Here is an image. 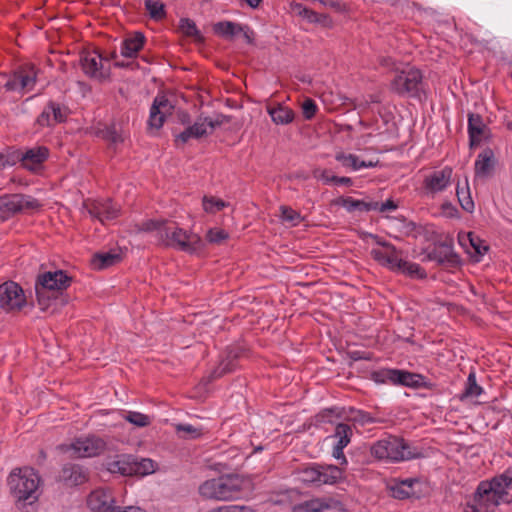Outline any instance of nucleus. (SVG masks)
<instances>
[{
    "label": "nucleus",
    "mask_w": 512,
    "mask_h": 512,
    "mask_svg": "<svg viewBox=\"0 0 512 512\" xmlns=\"http://www.w3.org/2000/svg\"><path fill=\"white\" fill-rule=\"evenodd\" d=\"M317 110L318 107L313 99L307 98L304 100L302 104V113L306 120H311L316 115Z\"/></svg>",
    "instance_id": "54"
},
{
    "label": "nucleus",
    "mask_w": 512,
    "mask_h": 512,
    "mask_svg": "<svg viewBox=\"0 0 512 512\" xmlns=\"http://www.w3.org/2000/svg\"><path fill=\"white\" fill-rule=\"evenodd\" d=\"M453 170L450 166H445L441 170H436L424 177L422 188L427 196L433 197L435 194L443 192L451 183Z\"/></svg>",
    "instance_id": "14"
},
{
    "label": "nucleus",
    "mask_w": 512,
    "mask_h": 512,
    "mask_svg": "<svg viewBox=\"0 0 512 512\" xmlns=\"http://www.w3.org/2000/svg\"><path fill=\"white\" fill-rule=\"evenodd\" d=\"M88 478V470L76 463L64 464L59 473V481L69 487L82 485L88 481Z\"/></svg>",
    "instance_id": "21"
},
{
    "label": "nucleus",
    "mask_w": 512,
    "mask_h": 512,
    "mask_svg": "<svg viewBox=\"0 0 512 512\" xmlns=\"http://www.w3.org/2000/svg\"><path fill=\"white\" fill-rule=\"evenodd\" d=\"M379 64L382 67L388 68L392 71H395L398 73L400 71L399 67L397 66L396 61L391 57H381L379 58Z\"/></svg>",
    "instance_id": "60"
},
{
    "label": "nucleus",
    "mask_w": 512,
    "mask_h": 512,
    "mask_svg": "<svg viewBox=\"0 0 512 512\" xmlns=\"http://www.w3.org/2000/svg\"><path fill=\"white\" fill-rule=\"evenodd\" d=\"M17 162H20V150L7 154L0 153V167L13 166Z\"/></svg>",
    "instance_id": "53"
},
{
    "label": "nucleus",
    "mask_w": 512,
    "mask_h": 512,
    "mask_svg": "<svg viewBox=\"0 0 512 512\" xmlns=\"http://www.w3.org/2000/svg\"><path fill=\"white\" fill-rule=\"evenodd\" d=\"M442 212L445 216L449 218H458L459 217V211L458 209L450 202H445L441 206Z\"/></svg>",
    "instance_id": "59"
},
{
    "label": "nucleus",
    "mask_w": 512,
    "mask_h": 512,
    "mask_svg": "<svg viewBox=\"0 0 512 512\" xmlns=\"http://www.w3.org/2000/svg\"><path fill=\"white\" fill-rule=\"evenodd\" d=\"M38 69L33 64L21 65L14 73L12 77L3 79V87L8 91L23 90L31 91L37 81Z\"/></svg>",
    "instance_id": "11"
},
{
    "label": "nucleus",
    "mask_w": 512,
    "mask_h": 512,
    "mask_svg": "<svg viewBox=\"0 0 512 512\" xmlns=\"http://www.w3.org/2000/svg\"><path fill=\"white\" fill-rule=\"evenodd\" d=\"M229 234L223 229H209L206 238L209 243L221 244L224 240L228 239Z\"/></svg>",
    "instance_id": "52"
},
{
    "label": "nucleus",
    "mask_w": 512,
    "mask_h": 512,
    "mask_svg": "<svg viewBox=\"0 0 512 512\" xmlns=\"http://www.w3.org/2000/svg\"><path fill=\"white\" fill-rule=\"evenodd\" d=\"M83 207L92 218L101 223L116 219L120 213V208L111 199L87 200Z\"/></svg>",
    "instance_id": "13"
},
{
    "label": "nucleus",
    "mask_w": 512,
    "mask_h": 512,
    "mask_svg": "<svg viewBox=\"0 0 512 512\" xmlns=\"http://www.w3.org/2000/svg\"><path fill=\"white\" fill-rule=\"evenodd\" d=\"M87 505L95 512H114L117 504L110 490L99 488L89 494Z\"/></svg>",
    "instance_id": "17"
},
{
    "label": "nucleus",
    "mask_w": 512,
    "mask_h": 512,
    "mask_svg": "<svg viewBox=\"0 0 512 512\" xmlns=\"http://www.w3.org/2000/svg\"><path fill=\"white\" fill-rule=\"evenodd\" d=\"M388 373L387 384L400 385L398 380L400 377V369H389Z\"/></svg>",
    "instance_id": "64"
},
{
    "label": "nucleus",
    "mask_w": 512,
    "mask_h": 512,
    "mask_svg": "<svg viewBox=\"0 0 512 512\" xmlns=\"http://www.w3.org/2000/svg\"><path fill=\"white\" fill-rule=\"evenodd\" d=\"M281 219L285 222L291 223L293 226L298 225L302 221V216L299 212L288 206H281Z\"/></svg>",
    "instance_id": "48"
},
{
    "label": "nucleus",
    "mask_w": 512,
    "mask_h": 512,
    "mask_svg": "<svg viewBox=\"0 0 512 512\" xmlns=\"http://www.w3.org/2000/svg\"><path fill=\"white\" fill-rule=\"evenodd\" d=\"M173 109L172 104L164 95H157L150 107L148 126L156 130L160 129L165 121V116Z\"/></svg>",
    "instance_id": "20"
},
{
    "label": "nucleus",
    "mask_w": 512,
    "mask_h": 512,
    "mask_svg": "<svg viewBox=\"0 0 512 512\" xmlns=\"http://www.w3.org/2000/svg\"><path fill=\"white\" fill-rule=\"evenodd\" d=\"M294 10L309 23H323L327 19L326 15L317 13L301 3L295 4Z\"/></svg>",
    "instance_id": "40"
},
{
    "label": "nucleus",
    "mask_w": 512,
    "mask_h": 512,
    "mask_svg": "<svg viewBox=\"0 0 512 512\" xmlns=\"http://www.w3.org/2000/svg\"><path fill=\"white\" fill-rule=\"evenodd\" d=\"M243 350L239 347H230L226 351V356L219 365L211 372L210 381L216 380L225 374L231 373L236 368V362L241 357Z\"/></svg>",
    "instance_id": "24"
},
{
    "label": "nucleus",
    "mask_w": 512,
    "mask_h": 512,
    "mask_svg": "<svg viewBox=\"0 0 512 512\" xmlns=\"http://www.w3.org/2000/svg\"><path fill=\"white\" fill-rule=\"evenodd\" d=\"M456 195L461 208L468 213H472L474 211L475 205L470 194L467 178H465L464 186H460V184H457Z\"/></svg>",
    "instance_id": "36"
},
{
    "label": "nucleus",
    "mask_w": 512,
    "mask_h": 512,
    "mask_svg": "<svg viewBox=\"0 0 512 512\" xmlns=\"http://www.w3.org/2000/svg\"><path fill=\"white\" fill-rule=\"evenodd\" d=\"M400 385L409 387V388H427L431 389L434 384L431 382H427L426 378L417 373L409 372L406 370H400V377L398 378Z\"/></svg>",
    "instance_id": "31"
},
{
    "label": "nucleus",
    "mask_w": 512,
    "mask_h": 512,
    "mask_svg": "<svg viewBox=\"0 0 512 512\" xmlns=\"http://www.w3.org/2000/svg\"><path fill=\"white\" fill-rule=\"evenodd\" d=\"M7 482L11 494L18 501L32 503L37 500L40 476L33 468H15L9 474Z\"/></svg>",
    "instance_id": "5"
},
{
    "label": "nucleus",
    "mask_w": 512,
    "mask_h": 512,
    "mask_svg": "<svg viewBox=\"0 0 512 512\" xmlns=\"http://www.w3.org/2000/svg\"><path fill=\"white\" fill-rule=\"evenodd\" d=\"M102 138L112 144H119L124 141V137L118 131L115 125L106 127L101 131Z\"/></svg>",
    "instance_id": "49"
},
{
    "label": "nucleus",
    "mask_w": 512,
    "mask_h": 512,
    "mask_svg": "<svg viewBox=\"0 0 512 512\" xmlns=\"http://www.w3.org/2000/svg\"><path fill=\"white\" fill-rule=\"evenodd\" d=\"M335 411L333 409H324L317 415L318 422H332L331 417H333Z\"/></svg>",
    "instance_id": "63"
},
{
    "label": "nucleus",
    "mask_w": 512,
    "mask_h": 512,
    "mask_svg": "<svg viewBox=\"0 0 512 512\" xmlns=\"http://www.w3.org/2000/svg\"><path fill=\"white\" fill-rule=\"evenodd\" d=\"M242 30V24L232 21H220L213 25L214 33L226 40H233Z\"/></svg>",
    "instance_id": "32"
},
{
    "label": "nucleus",
    "mask_w": 512,
    "mask_h": 512,
    "mask_svg": "<svg viewBox=\"0 0 512 512\" xmlns=\"http://www.w3.org/2000/svg\"><path fill=\"white\" fill-rule=\"evenodd\" d=\"M102 56L97 51L88 52L81 56V67L85 75L90 78L104 79L106 77L103 71Z\"/></svg>",
    "instance_id": "23"
},
{
    "label": "nucleus",
    "mask_w": 512,
    "mask_h": 512,
    "mask_svg": "<svg viewBox=\"0 0 512 512\" xmlns=\"http://www.w3.org/2000/svg\"><path fill=\"white\" fill-rule=\"evenodd\" d=\"M123 418L137 427H146L151 423L148 415L136 411L126 412Z\"/></svg>",
    "instance_id": "45"
},
{
    "label": "nucleus",
    "mask_w": 512,
    "mask_h": 512,
    "mask_svg": "<svg viewBox=\"0 0 512 512\" xmlns=\"http://www.w3.org/2000/svg\"><path fill=\"white\" fill-rule=\"evenodd\" d=\"M176 431L180 437L186 439H197L202 435V429L191 424H178Z\"/></svg>",
    "instance_id": "46"
},
{
    "label": "nucleus",
    "mask_w": 512,
    "mask_h": 512,
    "mask_svg": "<svg viewBox=\"0 0 512 512\" xmlns=\"http://www.w3.org/2000/svg\"><path fill=\"white\" fill-rule=\"evenodd\" d=\"M352 434V428L349 424L339 423L336 425L333 437L338 439L336 444H339L341 448L346 447L350 443Z\"/></svg>",
    "instance_id": "41"
},
{
    "label": "nucleus",
    "mask_w": 512,
    "mask_h": 512,
    "mask_svg": "<svg viewBox=\"0 0 512 512\" xmlns=\"http://www.w3.org/2000/svg\"><path fill=\"white\" fill-rule=\"evenodd\" d=\"M109 471L123 476H145L155 471V464L148 458L137 459L131 455H122L116 461L109 463Z\"/></svg>",
    "instance_id": "9"
},
{
    "label": "nucleus",
    "mask_w": 512,
    "mask_h": 512,
    "mask_svg": "<svg viewBox=\"0 0 512 512\" xmlns=\"http://www.w3.org/2000/svg\"><path fill=\"white\" fill-rule=\"evenodd\" d=\"M319 464L313 463L299 468L296 471L297 479L306 485L318 486Z\"/></svg>",
    "instance_id": "33"
},
{
    "label": "nucleus",
    "mask_w": 512,
    "mask_h": 512,
    "mask_svg": "<svg viewBox=\"0 0 512 512\" xmlns=\"http://www.w3.org/2000/svg\"><path fill=\"white\" fill-rule=\"evenodd\" d=\"M266 110L276 125L290 124L295 117V113L291 108L279 103L268 104Z\"/></svg>",
    "instance_id": "27"
},
{
    "label": "nucleus",
    "mask_w": 512,
    "mask_h": 512,
    "mask_svg": "<svg viewBox=\"0 0 512 512\" xmlns=\"http://www.w3.org/2000/svg\"><path fill=\"white\" fill-rule=\"evenodd\" d=\"M335 159L342 164L345 168H351L354 171L360 169L359 163L361 160L355 154H346L344 152H338L335 155Z\"/></svg>",
    "instance_id": "44"
},
{
    "label": "nucleus",
    "mask_w": 512,
    "mask_h": 512,
    "mask_svg": "<svg viewBox=\"0 0 512 512\" xmlns=\"http://www.w3.org/2000/svg\"><path fill=\"white\" fill-rule=\"evenodd\" d=\"M71 283L72 277L61 269L39 273L35 281V293L40 309H49Z\"/></svg>",
    "instance_id": "1"
},
{
    "label": "nucleus",
    "mask_w": 512,
    "mask_h": 512,
    "mask_svg": "<svg viewBox=\"0 0 512 512\" xmlns=\"http://www.w3.org/2000/svg\"><path fill=\"white\" fill-rule=\"evenodd\" d=\"M497 158L492 148H484L477 156L474 163L475 179L486 180L494 175Z\"/></svg>",
    "instance_id": "16"
},
{
    "label": "nucleus",
    "mask_w": 512,
    "mask_h": 512,
    "mask_svg": "<svg viewBox=\"0 0 512 512\" xmlns=\"http://www.w3.org/2000/svg\"><path fill=\"white\" fill-rule=\"evenodd\" d=\"M202 121L206 123V129H210L208 133H212L216 127L221 126L224 122L227 121V117L223 114H219L215 119L205 117Z\"/></svg>",
    "instance_id": "57"
},
{
    "label": "nucleus",
    "mask_w": 512,
    "mask_h": 512,
    "mask_svg": "<svg viewBox=\"0 0 512 512\" xmlns=\"http://www.w3.org/2000/svg\"><path fill=\"white\" fill-rule=\"evenodd\" d=\"M389 368H382L379 370L372 371L370 373V379L377 384H387Z\"/></svg>",
    "instance_id": "58"
},
{
    "label": "nucleus",
    "mask_w": 512,
    "mask_h": 512,
    "mask_svg": "<svg viewBox=\"0 0 512 512\" xmlns=\"http://www.w3.org/2000/svg\"><path fill=\"white\" fill-rule=\"evenodd\" d=\"M474 501L479 506L489 507L490 505L498 506L504 499L500 495L485 494L479 491V486L474 494Z\"/></svg>",
    "instance_id": "42"
},
{
    "label": "nucleus",
    "mask_w": 512,
    "mask_h": 512,
    "mask_svg": "<svg viewBox=\"0 0 512 512\" xmlns=\"http://www.w3.org/2000/svg\"><path fill=\"white\" fill-rule=\"evenodd\" d=\"M303 506L307 512H322L329 508V505L324 500L320 499L306 501Z\"/></svg>",
    "instance_id": "55"
},
{
    "label": "nucleus",
    "mask_w": 512,
    "mask_h": 512,
    "mask_svg": "<svg viewBox=\"0 0 512 512\" xmlns=\"http://www.w3.org/2000/svg\"><path fill=\"white\" fill-rule=\"evenodd\" d=\"M371 455L381 461L397 463L422 458L421 449L393 435L379 439L370 447Z\"/></svg>",
    "instance_id": "2"
},
{
    "label": "nucleus",
    "mask_w": 512,
    "mask_h": 512,
    "mask_svg": "<svg viewBox=\"0 0 512 512\" xmlns=\"http://www.w3.org/2000/svg\"><path fill=\"white\" fill-rule=\"evenodd\" d=\"M390 89L399 96L419 97L423 90V75L417 68L400 70L390 84Z\"/></svg>",
    "instance_id": "8"
},
{
    "label": "nucleus",
    "mask_w": 512,
    "mask_h": 512,
    "mask_svg": "<svg viewBox=\"0 0 512 512\" xmlns=\"http://www.w3.org/2000/svg\"><path fill=\"white\" fill-rule=\"evenodd\" d=\"M319 474L318 486L333 485L344 478L343 470L336 465L319 464Z\"/></svg>",
    "instance_id": "29"
},
{
    "label": "nucleus",
    "mask_w": 512,
    "mask_h": 512,
    "mask_svg": "<svg viewBox=\"0 0 512 512\" xmlns=\"http://www.w3.org/2000/svg\"><path fill=\"white\" fill-rule=\"evenodd\" d=\"M40 207L39 201L30 195L20 193L1 195L0 221H7L17 214L38 210Z\"/></svg>",
    "instance_id": "7"
},
{
    "label": "nucleus",
    "mask_w": 512,
    "mask_h": 512,
    "mask_svg": "<svg viewBox=\"0 0 512 512\" xmlns=\"http://www.w3.org/2000/svg\"><path fill=\"white\" fill-rule=\"evenodd\" d=\"M425 259L436 262L439 266L456 268L461 265L460 256L453 249V239L436 242L427 247L424 252Z\"/></svg>",
    "instance_id": "10"
},
{
    "label": "nucleus",
    "mask_w": 512,
    "mask_h": 512,
    "mask_svg": "<svg viewBox=\"0 0 512 512\" xmlns=\"http://www.w3.org/2000/svg\"><path fill=\"white\" fill-rule=\"evenodd\" d=\"M313 176L317 179H320L322 180L324 183H331L333 182L331 180V174H330V171L324 169V170H320V169H317L313 172Z\"/></svg>",
    "instance_id": "62"
},
{
    "label": "nucleus",
    "mask_w": 512,
    "mask_h": 512,
    "mask_svg": "<svg viewBox=\"0 0 512 512\" xmlns=\"http://www.w3.org/2000/svg\"><path fill=\"white\" fill-rule=\"evenodd\" d=\"M336 203L350 213L354 211L370 212L377 207V201L358 200L350 196L340 197Z\"/></svg>",
    "instance_id": "30"
},
{
    "label": "nucleus",
    "mask_w": 512,
    "mask_h": 512,
    "mask_svg": "<svg viewBox=\"0 0 512 512\" xmlns=\"http://www.w3.org/2000/svg\"><path fill=\"white\" fill-rule=\"evenodd\" d=\"M26 305L22 287L14 281L0 284V308L6 312L20 311Z\"/></svg>",
    "instance_id": "12"
},
{
    "label": "nucleus",
    "mask_w": 512,
    "mask_h": 512,
    "mask_svg": "<svg viewBox=\"0 0 512 512\" xmlns=\"http://www.w3.org/2000/svg\"><path fill=\"white\" fill-rule=\"evenodd\" d=\"M483 389L477 384L476 376L470 373L467 378L466 386L462 394V398H476L481 395Z\"/></svg>",
    "instance_id": "43"
},
{
    "label": "nucleus",
    "mask_w": 512,
    "mask_h": 512,
    "mask_svg": "<svg viewBox=\"0 0 512 512\" xmlns=\"http://www.w3.org/2000/svg\"><path fill=\"white\" fill-rule=\"evenodd\" d=\"M145 42L146 37L142 32H134L122 41L121 55L127 58L136 57L138 52L143 49Z\"/></svg>",
    "instance_id": "26"
},
{
    "label": "nucleus",
    "mask_w": 512,
    "mask_h": 512,
    "mask_svg": "<svg viewBox=\"0 0 512 512\" xmlns=\"http://www.w3.org/2000/svg\"><path fill=\"white\" fill-rule=\"evenodd\" d=\"M35 124L39 127H53L54 121L52 119L51 110L49 109V104L47 103L43 108L42 112L36 118Z\"/></svg>",
    "instance_id": "51"
},
{
    "label": "nucleus",
    "mask_w": 512,
    "mask_h": 512,
    "mask_svg": "<svg viewBox=\"0 0 512 512\" xmlns=\"http://www.w3.org/2000/svg\"><path fill=\"white\" fill-rule=\"evenodd\" d=\"M471 247L474 249L475 254L472 256L475 262H480L481 258L488 252L489 246L484 240L480 239L473 232H469L466 235Z\"/></svg>",
    "instance_id": "37"
},
{
    "label": "nucleus",
    "mask_w": 512,
    "mask_h": 512,
    "mask_svg": "<svg viewBox=\"0 0 512 512\" xmlns=\"http://www.w3.org/2000/svg\"><path fill=\"white\" fill-rule=\"evenodd\" d=\"M145 9L154 21H161L166 18L165 5L158 0H144Z\"/></svg>",
    "instance_id": "38"
},
{
    "label": "nucleus",
    "mask_w": 512,
    "mask_h": 512,
    "mask_svg": "<svg viewBox=\"0 0 512 512\" xmlns=\"http://www.w3.org/2000/svg\"><path fill=\"white\" fill-rule=\"evenodd\" d=\"M122 260L120 252L115 250L98 252L92 256L91 265L95 270H103L118 264Z\"/></svg>",
    "instance_id": "28"
},
{
    "label": "nucleus",
    "mask_w": 512,
    "mask_h": 512,
    "mask_svg": "<svg viewBox=\"0 0 512 512\" xmlns=\"http://www.w3.org/2000/svg\"><path fill=\"white\" fill-rule=\"evenodd\" d=\"M509 487H512V470L510 469L499 476H495L490 481H481L479 483L480 492L500 495L503 499L507 496V489Z\"/></svg>",
    "instance_id": "18"
},
{
    "label": "nucleus",
    "mask_w": 512,
    "mask_h": 512,
    "mask_svg": "<svg viewBox=\"0 0 512 512\" xmlns=\"http://www.w3.org/2000/svg\"><path fill=\"white\" fill-rule=\"evenodd\" d=\"M226 206V203L215 197H203V208L207 213H216L221 211Z\"/></svg>",
    "instance_id": "50"
},
{
    "label": "nucleus",
    "mask_w": 512,
    "mask_h": 512,
    "mask_svg": "<svg viewBox=\"0 0 512 512\" xmlns=\"http://www.w3.org/2000/svg\"><path fill=\"white\" fill-rule=\"evenodd\" d=\"M49 109L51 110L52 119L54 121V124L57 123H63L67 120V108L61 106L59 103L55 101H49Z\"/></svg>",
    "instance_id": "47"
},
{
    "label": "nucleus",
    "mask_w": 512,
    "mask_h": 512,
    "mask_svg": "<svg viewBox=\"0 0 512 512\" xmlns=\"http://www.w3.org/2000/svg\"><path fill=\"white\" fill-rule=\"evenodd\" d=\"M208 134L206 123L199 118L194 124L188 125L184 131L175 134V144H186L190 139H199Z\"/></svg>",
    "instance_id": "25"
},
{
    "label": "nucleus",
    "mask_w": 512,
    "mask_h": 512,
    "mask_svg": "<svg viewBox=\"0 0 512 512\" xmlns=\"http://www.w3.org/2000/svg\"><path fill=\"white\" fill-rule=\"evenodd\" d=\"M370 255L378 264L392 272L402 273L411 278L418 279H423L427 276L425 270L419 264L404 260L402 258V251L392 243L385 244V248H373Z\"/></svg>",
    "instance_id": "4"
},
{
    "label": "nucleus",
    "mask_w": 512,
    "mask_h": 512,
    "mask_svg": "<svg viewBox=\"0 0 512 512\" xmlns=\"http://www.w3.org/2000/svg\"><path fill=\"white\" fill-rule=\"evenodd\" d=\"M398 205L391 199L386 200L383 203L377 202V207L373 211L385 212L388 210H396Z\"/></svg>",
    "instance_id": "61"
},
{
    "label": "nucleus",
    "mask_w": 512,
    "mask_h": 512,
    "mask_svg": "<svg viewBox=\"0 0 512 512\" xmlns=\"http://www.w3.org/2000/svg\"><path fill=\"white\" fill-rule=\"evenodd\" d=\"M169 221L166 219H149L143 221L139 226L138 230L143 232L156 231L159 240H164V234Z\"/></svg>",
    "instance_id": "35"
},
{
    "label": "nucleus",
    "mask_w": 512,
    "mask_h": 512,
    "mask_svg": "<svg viewBox=\"0 0 512 512\" xmlns=\"http://www.w3.org/2000/svg\"><path fill=\"white\" fill-rule=\"evenodd\" d=\"M50 150L46 146H36L20 151V162L22 166L30 171H36L42 167L43 163L49 158Z\"/></svg>",
    "instance_id": "22"
},
{
    "label": "nucleus",
    "mask_w": 512,
    "mask_h": 512,
    "mask_svg": "<svg viewBox=\"0 0 512 512\" xmlns=\"http://www.w3.org/2000/svg\"><path fill=\"white\" fill-rule=\"evenodd\" d=\"M162 243L167 247H172L188 254H194L202 251L205 244L202 238L193 232H188L169 221Z\"/></svg>",
    "instance_id": "6"
},
{
    "label": "nucleus",
    "mask_w": 512,
    "mask_h": 512,
    "mask_svg": "<svg viewBox=\"0 0 512 512\" xmlns=\"http://www.w3.org/2000/svg\"><path fill=\"white\" fill-rule=\"evenodd\" d=\"M417 483H419V480L416 478H407L400 481L391 489L393 497L397 499H406L413 496L415 494L413 486Z\"/></svg>",
    "instance_id": "34"
},
{
    "label": "nucleus",
    "mask_w": 512,
    "mask_h": 512,
    "mask_svg": "<svg viewBox=\"0 0 512 512\" xmlns=\"http://www.w3.org/2000/svg\"><path fill=\"white\" fill-rule=\"evenodd\" d=\"M105 448L106 443L101 438L89 436L76 439L67 451L71 450L74 457H95L104 452Z\"/></svg>",
    "instance_id": "15"
},
{
    "label": "nucleus",
    "mask_w": 512,
    "mask_h": 512,
    "mask_svg": "<svg viewBox=\"0 0 512 512\" xmlns=\"http://www.w3.org/2000/svg\"><path fill=\"white\" fill-rule=\"evenodd\" d=\"M468 136L470 149L480 145L482 140L490 138V129L484 123L483 118L479 114H468Z\"/></svg>",
    "instance_id": "19"
},
{
    "label": "nucleus",
    "mask_w": 512,
    "mask_h": 512,
    "mask_svg": "<svg viewBox=\"0 0 512 512\" xmlns=\"http://www.w3.org/2000/svg\"><path fill=\"white\" fill-rule=\"evenodd\" d=\"M208 512H254V510L245 505H224L211 509Z\"/></svg>",
    "instance_id": "56"
},
{
    "label": "nucleus",
    "mask_w": 512,
    "mask_h": 512,
    "mask_svg": "<svg viewBox=\"0 0 512 512\" xmlns=\"http://www.w3.org/2000/svg\"><path fill=\"white\" fill-rule=\"evenodd\" d=\"M244 479L238 474H225L208 479L199 486L202 498L215 501H231L241 497L244 491Z\"/></svg>",
    "instance_id": "3"
},
{
    "label": "nucleus",
    "mask_w": 512,
    "mask_h": 512,
    "mask_svg": "<svg viewBox=\"0 0 512 512\" xmlns=\"http://www.w3.org/2000/svg\"><path fill=\"white\" fill-rule=\"evenodd\" d=\"M180 30L187 37L194 38L195 42L203 43L204 37L201 32L198 30L195 22L189 18L180 19Z\"/></svg>",
    "instance_id": "39"
}]
</instances>
